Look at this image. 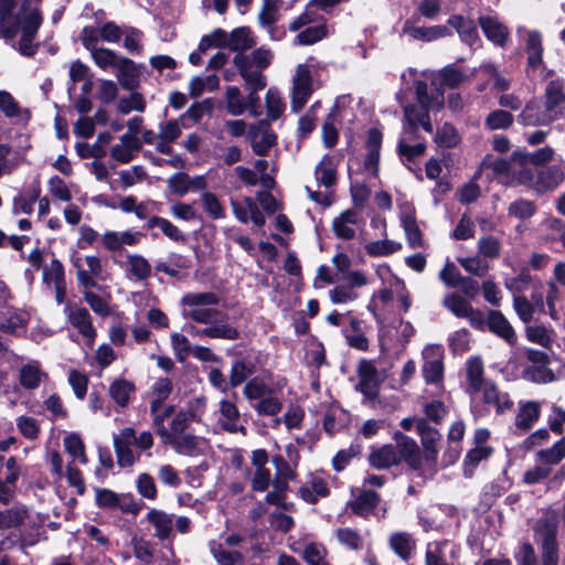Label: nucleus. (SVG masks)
<instances>
[{"instance_id": "1", "label": "nucleus", "mask_w": 565, "mask_h": 565, "mask_svg": "<svg viewBox=\"0 0 565 565\" xmlns=\"http://www.w3.org/2000/svg\"><path fill=\"white\" fill-rule=\"evenodd\" d=\"M220 299L216 294L188 292L180 299L183 308V317L201 324H209L205 328H191V334L198 338L237 340L238 330L226 323L227 316L216 309Z\"/></svg>"}, {"instance_id": "2", "label": "nucleus", "mask_w": 565, "mask_h": 565, "mask_svg": "<svg viewBox=\"0 0 565 565\" xmlns=\"http://www.w3.org/2000/svg\"><path fill=\"white\" fill-rule=\"evenodd\" d=\"M273 57L270 50L258 47L249 54H236L233 64L249 89L262 90L267 85L264 71L271 64Z\"/></svg>"}, {"instance_id": "3", "label": "nucleus", "mask_w": 565, "mask_h": 565, "mask_svg": "<svg viewBox=\"0 0 565 565\" xmlns=\"http://www.w3.org/2000/svg\"><path fill=\"white\" fill-rule=\"evenodd\" d=\"M154 439L150 431H142L137 436L132 427L122 428L114 436V448L117 462L120 467H131L138 459L131 447L136 446L139 450H149L153 446Z\"/></svg>"}, {"instance_id": "4", "label": "nucleus", "mask_w": 565, "mask_h": 565, "mask_svg": "<svg viewBox=\"0 0 565 565\" xmlns=\"http://www.w3.org/2000/svg\"><path fill=\"white\" fill-rule=\"evenodd\" d=\"M159 437L163 445H169L179 455L184 456H201L203 455L209 444L206 439L199 437L191 433L184 434H168V427H161Z\"/></svg>"}, {"instance_id": "5", "label": "nucleus", "mask_w": 565, "mask_h": 565, "mask_svg": "<svg viewBox=\"0 0 565 565\" xmlns=\"http://www.w3.org/2000/svg\"><path fill=\"white\" fill-rule=\"evenodd\" d=\"M76 269V279L85 288H95L99 281L106 280L102 258L97 255L77 256L72 259Z\"/></svg>"}, {"instance_id": "6", "label": "nucleus", "mask_w": 565, "mask_h": 565, "mask_svg": "<svg viewBox=\"0 0 565 565\" xmlns=\"http://www.w3.org/2000/svg\"><path fill=\"white\" fill-rule=\"evenodd\" d=\"M206 411V397L203 395L190 399L185 408L178 411L168 427V434H184L192 423H200Z\"/></svg>"}, {"instance_id": "7", "label": "nucleus", "mask_w": 565, "mask_h": 565, "mask_svg": "<svg viewBox=\"0 0 565 565\" xmlns=\"http://www.w3.org/2000/svg\"><path fill=\"white\" fill-rule=\"evenodd\" d=\"M313 92V81L309 66L299 64L292 78L291 110L299 113Z\"/></svg>"}, {"instance_id": "8", "label": "nucleus", "mask_w": 565, "mask_h": 565, "mask_svg": "<svg viewBox=\"0 0 565 565\" xmlns=\"http://www.w3.org/2000/svg\"><path fill=\"white\" fill-rule=\"evenodd\" d=\"M63 313L67 322L83 335L87 347L93 348L97 332L88 310L81 305L67 303L63 309Z\"/></svg>"}, {"instance_id": "9", "label": "nucleus", "mask_w": 565, "mask_h": 565, "mask_svg": "<svg viewBox=\"0 0 565 565\" xmlns=\"http://www.w3.org/2000/svg\"><path fill=\"white\" fill-rule=\"evenodd\" d=\"M444 307L458 318L468 319L471 327L476 329H483L486 318L483 313L475 309L462 296L452 292L448 294L443 299Z\"/></svg>"}, {"instance_id": "10", "label": "nucleus", "mask_w": 565, "mask_h": 565, "mask_svg": "<svg viewBox=\"0 0 565 565\" xmlns=\"http://www.w3.org/2000/svg\"><path fill=\"white\" fill-rule=\"evenodd\" d=\"M423 376L427 384L443 386L444 351L439 345H427L423 350Z\"/></svg>"}, {"instance_id": "11", "label": "nucleus", "mask_w": 565, "mask_h": 565, "mask_svg": "<svg viewBox=\"0 0 565 565\" xmlns=\"http://www.w3.org/2000/svg\"><path fill=\"white\" fill-rule=\"evenodd\" d=\"M493 381L486 379L484 365L479 356H472L466 362V393L471 401H478L479 393Z\"/></svg>"}, {"instance_id": "12", "label": "nucleus", "mask_w": 565, "mask_h": 565, "mask_svg": "<svg viewBox=\"0 0 565 565\" xmlns=\"http://www.w3.org/2000/svg\"><path fill=\"white\" fill-rule=\"evenodd\" d=\"M398 207L401 223L409 247H424L423 233L417 225L415 207L413 203L407 201H398Z\"/></svg>"}, {"instance_id": "13", "label": "nucleus", "mask_w": 565, "mask_h": 565, "mask_svg": "<svg viewBox=\"0 0 565 565\" xmlns=\"http://www.w3.org/2000/svg\"><path fill=\"white\" fill-rule=\"evenodd\" d=\"M169 191L178 196H184L189 192H199L207 188L204 175L190 177L184 172H177L167 180Z\"/></svg>"}, {"instance_id": "14", "label": "nucleus", "mask_w": 565, "mask_h": 565, "mask_svg": "<svg viewBox=\"0 0 565 565\" xmlns=\"http://www.w3.org/2000/svg\"><path fill=\"white\" fill-rule=\"evenodd\" d=\"M42 19L38 11L29 12L23 21L21 29V39L19 41V51L26 56H32L36 49L38 44L34 43V39L36 32L41 25Z\"/></svg>"}, {"instance_id": "15", "label": "nucleus", "mask_w": 565, "mask_h": 565, "mask_svg": "<svg viewBox=\"0 0 565 565\" xmlns=\"http://www.w3.org/2000/svg\"><path fill=\"white\" fill-rule=\"evenodd\" d=\"M363 218L355 210H345L332 221V231L334 235L344 241L355 237L356 230L363 225Z\"/></svg>"}, {"instance_id": "16", "label": "nucleus", "mask_w": 565, "mask_h": 565, "mask_svg": "<svg viewBox=\"0 0 565 565\" xmlns=\"http://www.w3.org/2000/svg\"><path fill=\"white\" fill-rule=\"evenodd\" d=\"M358 376L356 388L369 398L375 397L381 380L374 363L361 360L358 365Z\"/></svg>"}, {"instance_id": "17", "label": "nucleus", "mask_w": 565, "mask_h": 565, "mask_svg": "<svg viewBox=\"0 0 565 565\" xmlns=\"http://www.w3.org/2000/svg\"><path fill=\"white\" fill-rule=\"evenodd\" d=\"M143 237L142 233L134 231H106L100 235L102 246L108 252L121 250L125 246H136Z\"/></svg>"}, {"instance_id": "18", "label": "nucleus", "mask_w": 565, "mask_h": 565, "mask_svg": "<svg viewBox=\"0 0 565 565\" xmlns=\"http://www.w3.org/2000/svg\"><path fill=\"white\" fill-rule=\"evenodd\" d=\"M431 107L423 105H408L404 107V126L403 131L417 132L418 126H422L427 132H433V125L429 119L428 110Z\"/></svg>"}, {"instance_id": "19", "label": "nucleus", "mask_w": 565, "mask_h": 565, "mask_svg": "<svg viewBox=\"0 0 565 565\" xmlns=\"http://www.w3.org/2000/svg\"><path fill=\"white\" fill-rule=\"evenodd\" d=\"M558 119L559 117L545 105L540 106L534 102L526 104L519 115V121L526 126H548Z\"/></svg>"}, {"instance_id": "20", "label": "nucleus", "mask_w": 565, "mask_h": 565, "mask_svg": "<svg viewBox=\"0 0 565 565\" xmlns=\"http://www.w3.org/2000/svg\"><path fill=\"white\" fill-rule=\"evenodd\" d=\"M394 440L396 443L395 449L399 455V461L403 459L412 469H419L422 458L417 443L402 433H395Z\"/></svg>"}, {"instance_id": "21", "label": "nucleus", "mask_w": 565, "mask_h": 565, "mask_svg": "<svg viewBox=\"0 0 565 565\" xmlns=\"http://www.w3.org/2000/svg\"><path fill=\"white\" fill-rule=\"evenodd\" d=\"M220 419L218 424L222 429L230 434L239 433L243 436H246L247 429L245 426L239 425L238 420L241 417L239 411L235 403L228 399H222L220 402Z\"/></svg>"}, {"instance_id": "22", "label": "nucleus", "mask_w": 565, "mask_h": 565, "mask_svg": "<svg viewBox=\"0 0 565 565\" xmlns=\"http://www.w3.org/2000/svg\"><path fill=\"white\" fill-rule=\"evenodd\" d=\"M417 431L424 447L425 459L435 462L439 451L438 444L441 439V434L436 428L427 425L424 419H417Z\"/></svg>"}, {"instance_id": "23", "label": "nucleus", "mask_w": 565, "mask_h": 565, "mask_svg": "<svg viewBox=\"0 0 565 565\" xmlns=\"http://www.w3.org/2000/svg\"><path fill=\"white\" fill-rule=\"evenodd\" d=\"M479 25L484 36L495 45L503 46L509 38L508 28L495 15H480Z\"/></svg>"}, {"instance_id": "24", "label": "nucleus", "mask_w": 565, "mask_h": 565, "mask_svg": "<svg viewBox=\"0 0 565 565\" xmlns=\"http://www.w3.org/2000/svg\"><path fill=\"white\" fill-rule=\"evenodd\" d=\"M478 399L484 405L493 407L498 414H502L513 406L509 394L501 392L494 382L486 386V388L479 393Z\"/></svg>"}, {"instance_id": "25", "label": "nucleus", "mask_w": 565, "mask_h": 565, "mask_svg": "<svg viewBox=\"0 0 565 565\" xmlns=\"http://www.w3.org/2000/svg\"><path fill=\"white\" fill-rule=\"evenodd\" d=\"M541 415V404L535 401H520L514 418L515 427L526 433L537 422Z\"/></svg>"}, {"instance_id": "26", "label": "nucleus", "mask_w": 565, "mask_h": 565, "mask_svg": "<svg viewBox=\"0 0 565 565\" xmlns=\"http://www.w3.org/2000/svg\"><path fill=\"white\" fill-rule=\"evenodd\" d=\"M565 92L563 79L550 81L544 89V105L559 118L564 116Z\"/></svg>"}, {"instance_id": "27", "label": "nucleus", "mask_w": 565, "mask_h": 565, "mask_svg": "<svg viewBox=\"0 0 565 565\" xmlns=\"http://www.w3.org/2000/svg\"><path fill=\"white\" fill-rule=\"evenodd\" d=\"M0 111L15 124H25L31 118L30 110L21 107L12 94L7 90H0Z\"/></svg>"}, {"instance_id": "28", "label": "nucleus", "mask_w": 565, "mask_h": 565, "mask_svg": "<svg viewBox=\"0 0 565 565\" xmlns=\"http://www.w3.org/2000/svg\"><path fill=\"white\" fill-rule=\"evenodd\" d=\"M140 148L141 141L137 136L122 135L119 138V142L111 147L110 156L120 163H128Z\"/></svg>"}, {"instance_id": "29", "label": "nucleus", "mask_w": 565, "mask_h": 565, "mask_svg": "<svg viewBox=\"0 0 565 565\" xmlns=\"http://www.w3.org/2000/svg\"><path fill=\"white\" fill-rule=\"evenodd\" d=\"M146 520L153 527L157 539L164 541L171 536L173 530V514L163 510L151 509L147 513Z\"/></svg>"}, {"instance_id": "30", "label": "nucleus", "mask_w": 565, "mask_h": 565, "mask_svg": "<svg viewBox=\"0 0 565 565\" xmlns=\"http://www.w3.org/2000/svg\"><path fill=\"white\" fill-rule=\"evenodd\" d=\"M486 324L491 332L505 340L509 344L514 345L516 343V334L513 327L500 311L490 310Z\"/></svg>"}, {"instance_id": "31", "label": "nucleus", "mask_w": 565, "mask_h": 565, "mask_svg": "<svg viewBox=\"0 0 565 565\" xmlns=\"http://www.w3.org/2000/svg\"><path fill=\"white\" fill-rule=\"evenodd\" d=\"M47 379L39 361H30L19 370V383L25 390H35Z\"/></svg>"}, {"instance_id": "32", "label": "nucleus", "mask_w": 565, "mask_h": 565, "mask_svg": "<svg viewBox=\"0 0 565 565\" xmlns=\"http://www.w3.org/2000/svg\"><path fill=\"white\" fill-rule=\"evenodd\" d=\"M126 276L130 280L145 281L151 276L149 260L140 254H128L125 260Z\"/></svg>"}, {"instance_id": "33", "label": "nucleus", "mask_w": 565, "mask_h": 565, "mask_svg": "<svg viewBox=\"0 0 565 565\" xmlns=\"http://www.w3.org/2000/svg\"><path fill=\"white\" fill-rule=\"evenodd\" d=\"M542 536V561L543 565H557L558 553L556 542V527L545 524L540 530Z\"/></svg>"}, {"instance_id": "34", "label": "nucleus", "mask_w": 565, "mask_h": 565, "mask_svg": "<svg viewBox=\"0 0 565 565\" xmlns=\"http://www.w3.org/2000/svg\"><path fill=\"white\" fill-rule=\"evenodd\" d=\"M369 462L379 470H385L399 463V455L393 445H384L371 450Z\"/></svg>"}, {"instance_id": "35", "label": "nucleus", "mask_w": 565, "mask_h": 565, "mask_svg": "<svg viewBox=\"0 0 565 565\" xmlns=\"http://www.w3.org/2000/svg\"><path fill=\"white\" fill-rule=\"evenodd\" d=\"M136 392L134 382L118 377L108 387V395L117 406L125 408L129 405L131 396Z\"/></svg>"}, {"instance_id": "36", "label": "nucleus", "mask_w": 565, "mask_h": 565, "mask_svg": "<svg viewBox=\"0 0 565 565\" xmlns=\"http://www.w3.org/2000/svg\"><path fill=\"white\" fill-rule=\"evenodd\" d=\"M448 25L452 26L459 34L460 39L470 46H473L480 41L477 28L472 20L455 14L448 19Z\"/></svg>"}, {"instance_id": "37", "label": "nucleus", "mask_w": 565, "mask_h": 565, "mask_svg": "<svg viewBox=\"0 0 565 565\" xmlns=\"http://www.w3.org/2000/svg\"><path fill=\"white\" fill-rule=\"evenodd\" d=\"M13 0H0V36L12 39L18 33V22L12 18Z\"/></svg>"}, {"instance_id": "38", "label": "nucleus", "mask_w": 565, "mask_h": 565, "mask_svg": "<svg viewBox=\"0 0 565 565\" xmlns=\"http://www.w3.org/2000/svg\"><path fill=\"white\" fill-rule=\"evenodd\" d=\"M564 178V172L555 166L537 170L535 191L554 190L563 182Z\"/></svg>"}, {"instance_id": "39", "label": "nucleus", "mask_w": 565, "mask_h": 565, "mask_svg": "<svg viewBox=\"0 0 565 565\" xmlns=\"http://www.w3.org/2000/svg\"><path fill=\"white\" fill-rule=\"evenodd\" d=\"M271 462L276 469V476L271 482V486L276 487L277 489H287L288 481L296 478V467H294L279 455L274 456L271 458Z\"/></svg>"}, {"instance_id": "40", "label": "nucleus", "mask_w": 565, "mask_h": 565, "mask_svg": "<svg viewBox=\"0 0 565 565\" xmlns=\"http://www.w3.org/2000/svg\"><path fill=\"white\" fill-rule=\"evenodd\" d=\"M404 32L411 38L420 41H433L451 34L450 30L446 25L408 26L406 24Z\"/></svg>"}, {"instance_id": "41", "label": "nucleus", "mask_w": 565, "mask_h": 565, "mask_svg": "<svg viewBox=\"0 0 565 565\" xmlns=\"http://www.w3.org/2000/svg\"><path fill=\"white\" fill-rule=\"evenodd\" d=\"M525 337L530 342L548 350L553 345L555 331L544 324H533L525 328Z\"/></svg>"}, {"instance_id": "42", "label": "nucleus", "mask_w": 565, "mask_h": 565, "mask_svg": "<svg viewBox=\"0 0 565 565\" xmlns=\"http://www.w3.org/2000/svg\"><path fill=\"white\" fill-rule=\"evenodd\" d=\"M256 41L254 40L252 32L247 28H237L233 30L227 36L226 46L231 51L243 53L253 46H255Z\"/></svg>"}, {"instance_id": "43", "label": "nucleus", "mask_w": 565, "mask_h": 565, "mask_svg": "<svg viewBox=\"0 0 565 565\" xmlns=\"http://www.w3.org/2000/svg\"><path fill=\"white\" fill-rule=\"evenodd\" d=\"M210 552L218 565H243L244 556L238 551H227L223 544L212 541Z\"/></svg>"}, {"instance_id": "44", "label": "nucleus", "mask_w": 565, "mask_h": 565, "mask_svg": "<svg viewBox=\"0 0 565 565\" xmlns=\"http://www.w3.org/2000/svg\"><path fill=\"white\" fill-rule=\"evenodd\" d=\"M493 452V448L490 446H479L470 449L463 459V475L467 478L472 477L477 466L490 458Z\"/></svg>"}, {"instance_id": "45", "label": "nucleus", "mask_w": 565, "mask_h": 565, "mask_svg": "<svg viewBox=\"0 0 565 565\" xmlns=\"http://www.w3.org/2000/svg\"><path fill=\"white\" fill-rule=\"evenodd\" d=\"M379 501L380 497L376 492L363 490L349 505L358 515L366 516L377 505Z\"/></svg>"}, {"instance_id": "46", "label": "nucleus", "mask_w": 565, "mask_h": 565, "mask_svg": "<svg viewBox=\"0 0 565 565\" xmlns=\"http://www.w3.org/2000/svg\"><path fill=\"white\" fill-rule=\"evenodd\" d=\"M537 169L513 162L509 184H522L535 190Z\"/></svg>"}, {"instance_id": "47", "label": "nucleus", "mask_w": 565, "mask_h": 565, "mask_svg": "<svg viewBox=\"0 0 565 565\" xmlns=\"http://www.w3.org/2000/svg\"><path fill=\"white\" fill-rule=\"evenodd\" d=\"M315 175L317 181L326 188H330L335 184L337 167L331 157L324 156L320 160L316 167Z\"/></svg>"}, {"instance_id": "48", "label": "nucleus", "mask_w": 565, "mask_h": 565, "mask_svg": "<svg viewBox=\"0 0 565 565\" xmlns=\"http://www.w3.org/2000/svg\"><path fill=\"white\" fill-rule=\"evenodd\" d=\"M173 388L171 380L167 377L159 379L154 382L151 388L152 399L150 402V412L156 414L159 412L163 401L168 398Z\"/></svg>"}, {"instance_id": "49", "label": "nucleus", "mask_w": 565, "mask_h": 565, "mask_svg": "<svg viewBox=\"0 0 565 565\" xmlns=\"http://www.w3.org/2000/svg\"><path fill=\"white\" fill-rule=\"evenodd\" d=\"M482 167L486 169H490L493 172V175L504 184L510 183V177L512 173L513 162L510 163L505 159L502 158H487L482 162Z\"/></svg>"}, {"instance_id": "50", "label": "nucleus", "mask_w": 565, "mask_h": 565, "mask_svg": "<svg viewBox=\"0 0 565 565\" xmlns=\"http://www.w3.org/2000/svg\"><path fill=\"white\" fill-rule=\"evenodd\" d=\"M252 406L258 415L275 416L282 409V402L273 390L259 402L253 403Z\"/></svg>"}, {"instance_id": "51", "label": "nucleus", "mask_w": 565, "mask_h": 565, "mask_svg": "<svg viewBox=\"0 0 565 565\" xmlns=\"http://www.w3.org/2000/svg\"><path fill=\"white\" fill-rule=\"evenodd\" d=\"M523 377L536 384H548L556 380V375L548 364L530 365L525 367Z\"/></svg>"}, {"instance_id": "52", "label": "nucleus", "mask_w": 565, "mask_h": 565, "mask_svg": "<svg viewBox=\"0 0 565 565\" xmlns=\"http://www.w3.org/2000/svg\"><path fill=\"white\" fill-rule=\"evenodd\" d=\"M365 252L371 257L390 256L402 249L399 242L391 239L374 241L365 244Z\"/></svg>"}, {"instance_id": "53", "label": "nucleus", "mask_w": 565, "mask_h": 565, "mask_svg": "<svg viewBox=\"0 0 565 565\" xmlns=\"http://www.w3.org/2000/svg\"><path fill=\"white\" fill-rule=\"evenodd\" d=\"M397 150L398 154L402 158L412 161L415 158L422 157L425 153L426 145L424 142L412 143L411 138L407 137V134L405 131H402Z\"/></svg>"}, {"instance_id": "54", "label": "nucleus", "mask_w": 565, "mask_h": 565, "mask_svg": "<svg viewBox=\"0 0 565 565\" xmlns=\"http://www.w3.org/2000/svg\"><path fill=\"white\" fill-rule=\"evenodd\" d=\"M28 518V510L23 505H14L0 511V529L17 527Z\"/></svg>"}, {"instance_id": "55", "label": "nucleus", "mask_w": 565, "mask_h": 565, "mask_svg": "<svg viewBox=\"0 0 565 565\" xmlns=\"http://www.w3.org/2000/svg\"><path fill=\"white\" fill-rule=\"evenodd\" d=\"M146 227L149 230L159 227L168 238L174 242H181L184 239V235L174 224L160 216H151L146 223Z\"/></svg>"}, {"instance_id": "56", "label": "nucleus", "mask_w": 565, "mask_h": 565, "mask_svg": "<svg viewBox=\"0 0 565 565\" xmlns=\"http://www.w3.org/2000/svg\"><path fill=\"white\" fill-rule=\"evenodd\" d=\"M327 34L328 30L324 24L309 26L296 35L294 43L296 45H311L324 39Z\"/></svg>"}, {"instance_id": "57", "label": "nucleus", "mask_w": 565, "mask_h": 565, "mask_svg": "<svg viewBox=\"0 0 565 565\" xmlns=\"http://www.w3.org/2000/svg\"><path fill=\"white\" fill-rule=\"evenodd\" d=\"M338 542L352 551H360L363 548V537L359 531L351 527H340L335 531Z\"/></svg>"}, {"instance_id": "58", "label": "nucleus", "mask_w": 565, "mask_h": 565, "mask_svg": "<svg viewBox=\"0 0 565 565\" xmlns=\"http://www.w3.org/2000/svg\"><path fill=\"white\" fill-rule=\"evenodd\" d=\"M115 68L117 71L116 76L121 86L130 88L137 74L135 63L131 60L121 56Z\"/></svg>"}, {"instance_id": "59", "label": "nucleus", "mask_w": 565, "mask_h": 565, "mask_svg": "<svg viewBox=\"0 0 565 565\" xmlns=\"http://www.w3.org/2000/svg\"><path fill=\"white\" fill-rule=\"evenodd\" d=\"M63 443L64 448L70 456L77 459L82 465H86L88 462L85 446L79 435L71 434L64 438Z\"/></svg>"}, {"instance_id": "60", "label": "nucleus", "mask_w": 565, "mask_h": 565, "mask_svg": "<svg viewBox=\"0 0 565 565\" xmlns=\"http://www.w3.org/2000/svg\"><path fill=\"white\" fill-rule=\"evenodd\" d=\"M301 555L309 565H328V551L321 543L307 544Z\"/></svg>"}, {"instance_id": "61", "label": "nucleus", "mask_w": 565, "mask_h": 565, "mask_svg": "<svg viewBox=\"0 0 565 565\" xmlns=\"http://www.w3.org/2000/svg\"><path fill=\"white\" fill-rule=\"evenodd\" d=\"M273 391L267 384L258 377H254L246 383L243 390L244 396L249 401L257 403Z\"/></svg>"}, {"instance_id": "62", "label": "nucleus", "mask_w": 565, "mask_h": 565, "mask_svg": "<svg viewBox=\"0 0 565 565\" xmlns=\"http://www.w3.org/2000/svg\"><path fill=\"white\" fill-rule=\"evenodd\" d=\"M226 110L233 116H239L246 109L245 100L241 94V90L236 86H230L226 88Z\"/></svg>"}, {"instance_id": "63", "label": "nucleus", "mask_w": 565, "mask_h": 565, "mask_svg": "<svg viewBox=\"0 0 565 565\" xmlns=\"http://www.w3.org/2000/svg\"><path fill=\"white\" fill-rule=\"evenodd\" d=\"M537 457L546 465H557L565 458V437L552 447L540 450Z\"/></svg>"}, {"instance_id": "64", "label": "nucleus", "mask_w": 565, "mask_h": 565, "mask_svg": "<svg viewBox=\"0 0 565 565\" xmlns=\"http://www.w3.org/2000/svg\"><path fill=\"white\" fill-rule=\"evenodd\" d=\"M266 109L267 116L270 120H276L282 115L285 110V103L278 90L274 88H269L267 90Z\"/></svg>"}]
</instances>
